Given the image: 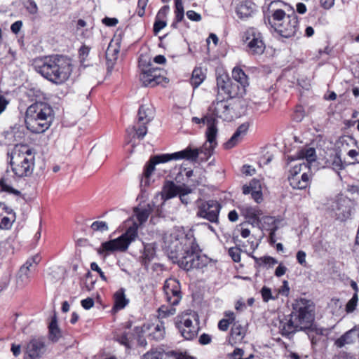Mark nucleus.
Here are the masks:
<instances>
[{
	"instance_id": "f257e3e1",
	"label": "nucleus",
	"mask_w": 359,
	"mask_h": 359,
	"mask_svg": "<svg viewBox=\"0 0 359 359\" xmlns=\"http://www.w3.org/2000/svg\"><path fill=\"white\" fill-rule=\"evenodd\" d=\"M170 238L169 257L181 269L187 271L194 269H203L210 263L209 257L201 255L202 250L192 231L185 233L183 229H178L170 234Z\"/></svg>"
},
{
	"instance_id": "f03ea898",
	"label": "nucleus",
	"mask_w": 359,
	"mask_h": 359,
	"mask_svg": "<svg viewBox=\"0 0 359 359\" xmlns=\"http://www.w3.org/2000/svg\"><path fill=\"white\" fill-rule=\"evenodd\" d=\"M292 311L278 319V332L285 337L290 338L296 332L306 331L312 327L315 320V305L311 300L299 298L294 300Z\"/></svg>"
},
{
	"instance_id": "7ed1b4c3",
	"label": "nucleus",
	"mask_w": 359,
	"mask_h": 359,
	"mask_svg": "<svg viewBox=\"0 0 359 359\" xmlns=\"http://www.w3.org/2000/svg\"><path fill=\"white\" fill-rule=\"evenodd\" d=\"M268 22L274 32L285 39L297 36L299 31V19L294 8L281 0L271 1L268 6Z\"/></svg>"
},
{
	"instance_id": "20e7f679",
	"label": "nucleus",
	"mask_w": 359,
	"mask_h": 359,
	"mask_svg": "<svg viewBox=\"0 0 359 359\" xmlns=\"http://www.w3.org/2000/svg\"><path fill=\"white\" fill-rule=\"evenodd\" d=\"M33 65L37 73L55 85L68 81L74 69L72 58L60 54L35 59Z\"/></svg>"
},
{
	"instance_id": "39448f33",
	"label": "nucleus",
	"mask_w": 359,
	"mask_h": 359,
	"mask_svg": "<svg viewBox=\"0 0 359 359\" xmlns=\"http://www.w3.org/2000/svg\"><path fill=\"white\" fill-rule=\"evenodd\" d=\"M53 117V109L49 104L36 102L27 109L25 125L32 133H43L50 127Z\"/></svg>"
},
{
	"instance_id": "423d86ee",
	"label": "nucleus",
	"mask_w": 359,
	"mask_h": 359,
	"mask_svg": "<svg viewBox=\"0 0 359 359\" xmlns=\"http://www.w3.org/2000/svg\"><path fill=\"white\" fill-rule=\"evenodd\" d=\"M35 150L27 144H15L10 154V165L18 178L30 177L35 168Z\"/></svg>"
},
{
	"instance_id": "0eeeda50",
	"label": "nucleus",
	"mask_w": 359,
	"mask_h": 359,
	"mask_svg": "<svg viewBox=\"0 0 359 359\" xmlns=\"http://www.w3.org/2000/svg\"><path fill=\"white\" fill-rule=\"evenodd\" d=\"M138 236V226L133 223L126 232L115 239H111L101 243L97 253L107 257L115 252H125L130 244Z\"/></svg>"
},
{
	"instance_id": "6e6552de",
	"label": "nucleus",
	"mask_w": 359,
	"mask_h": 359,
	"mask_svg": "<svg viewBox=\"0 0 359 359\" xmlns=\"http://www.w3.org/2000/svg\"><path fill=\"white\" fill-rule=\"evenodd\" d=\"M133 322L128 320L122 324V326L117 329L114 333V339L120 344L124 346L127 350H130L133 346V341L135 338L137 339V345L140 347L145 348L147 345L145 339L146 332H140L137 328L140 326H136L133 329V332H131Z\"/></svg>"
},
{
	"instance_id": "1a4fd4ad",
	"label": "nucleus",
	"mask_w": 359,
	"mask_h": 359,
	"mask_svg": "<svg viewBox=\"0 0 359 359\" xmlns=\"http://www.w3.org/2000/svg\"><path fill=\"white\" fill-rule=\"evenodd\" d=\"M313 173L308 163H300L291 168L287 181L293 189L306 190L312 182Z\"/></svg>"
},
{
	"instance_id": "9d476101",
	"label": "nucleus",
	"mask_w": 359,
	"mask_h": 359,
	"mask_svg": "<svg viewBox=\"0 0 359 359\" xmlns=\"http://www.w3.org/2000/svg\"><path fill=\"white\" fill-rule=\"evenodd\" d=\"M242 40L245 44L246 51L252 55H262L266 48L262 34L255 27L246 29L242 34Z\"/></svg>"
},
{
	"instance_id": "9b49d317",
	"label": "nucleus",
	"mask_w": 359,
	"mask_h": 359,
	"mask_svg": "<svg viewBox=\"0 0 359 359\" xmlns=\"http://www.w3.org/2000/svg\"><path fill=\"white\" fill-rule=\"evenodd\" d=\"M140 81L142 86L149 88H154L169 82V79L166 77V71L157 67L140 72Z\"/></svg>"
},
{
	"instance_id": "f8f14e48",
	"label": "nucleus",
	"mask_w": 359,
	"mask_h": 359,
	"mask_svg": "<svg viewBox=\"0 0 359 359\" xmlns=\"http://www.w3.org/2000/svg\"><path fill=\"white\" fill-rule=\"evenodd\" d=\"M229 100L217 95L215 100L208 107V113L213 118L214 122H217V118L230 121L233 118Z\"/></svg>"
},
{
	"instance_id": "ddd939ff",
	"label": "nucleus",
	"mask_w": 359,
	"mask_h": 359,
	"mask_svg": "<svg viewBox=\"0 0 359 359\" xmlns=\"http://www.w3.org/2000/svg\"><path fill=\"white\" fill-rule=\"evenodd\" d=\"M355 202L343 194L338 195L331 205V210L337 219L341 222L350 218Z\"/></svg>"
},
{
	"instance_id": "4468645a",
	"label": "nucleus",
	"mask_w": 359,
	"mask_h": 359,
	"mask_svg": "<svg viewBox=\"0 0 359 359\" xmlns=\"http://www.w3.org/2000/svg\"><path fill=\"white\" fill-rule=\"evenodd\" d=\"M221 209V204L216 200L202 201L198 205L196 215L211 223H217Z\"/></svg>"
},
{
	"instance_id": "2eb2a0df",
	"label": "nucleus",
	"mask_w": 359,
	"mask_h": 359,
	"mask_svg": "<svg viewBox=\"0 0 359 359\" xmlns=\"http://www.w3.org/2000/svg\"><path fill=\"white\" fill-rule=\"evenodd\" d=\"M163 294L165 302L170 306H177L182 299L181 285L176 278H168L163 285Z\"/></svg>"
},
{
	"instance_id": "dca6fc26",
	"label": "nucleus",
	"mask_w": 359,
	"mask_h": 359,
	"mask_svg": "<svg viewBox=\"0 0 359 359\" xmlns=\"http://www.w3.org/2000/svg\"><path fill=\"white\" fill-rule=\"evenodd\" d=\"M175 325L181 335L187 340H191L196 337L198 329L194 325L193 320L188 313L177 316Z\"/></svg>"
},
{
	"instance_id": "f3484780",
	"label": "nucleus",
	"mask_w": 359,
	"mask_h": 359,
	"mask_svg": "<svg viewBox=\"0 0 359 359\" xmlns=\"http://www.w3.org/2000/svg\"><path fill=\"white\" fill-rule=\"evenodd\" d=\"M46 352V344L42 337L31 339L25 346L22 359H41Z\"/></svg>"
},
{
	"instance_id": "a211bd4d",
	"label": "nucleus",
	"mask_w": 359,
	"mask_h": 359,
	"mask_svg": "<svg viewBox=\"0 0 359 359\" xmlns=\"http://www.w3.org/2000/svg\"><path fill=\"white\" fill-rule=\"evenodd\" d=\"M140 332H146V337L149 340L156 341L163 340L165 337V327L163 320H158L156 323H144L140 328Z\"/></svg>"
},
{
	"instance_id": "6ab92c4d",
	"label": "nucleus",
	"mask_w": 359,
	"mask_h": 359,
	"mask_svg": "<svg viewBox=\"0 0 359 359\" xmlns=\"http://www.w3.org/2000/svg\"><path fill=\"white\" fill-rule=\"evenodd\" d=\"M248 325H243L240 321H236L231 327L226 336V341L228 344L234 346L242 344L248 332Z\"/></svg>"
},
{
	"instance_id": "aec40b11",
	"label": "nucleus",
	"mask_w": 359,
	"mask_h": 359,
	"mask_svg": "<svg viewBox=\"0 0 359 359\" xmlns=\"http://www.w3.org/2000/svg\"><path fill=\"white\" fill-rule=\"evenodd\" d=\"M41 257L39 255L36 254L29 259L25 262V263L20 267L19 271V278L26 283L29 282L30 276L29 272L32 270H34L37 265L39 264L41 261Z\"/></svg>"
},
{
	"instance_id": "412c9836",
	"label": "nucleus",
	"mask_w": 359,
	"mask_h": 359,
	"mask_svg": "<svg viewBox=\"0 0 359 359\" xmlns=\"http://www.w3.org/2000/svg\"><path fill=\"white\" fill-rule=\"evenodd\" d=\"M241 211V215L252 225H258L260 223V217L263 212L259 207L245 206Z\"/></svg>"
},
{
	"instance_id": "4be33fe9",
	"label": "nucleus",
	"mask_w": 359,
	"mask_h": 359,
	"mask_svg": "<svg viewBox=\"0 0 359 359\" xmlns=\"http://www.w3.org/2000/svg\"><path fill=\"white\" fill-rule=\"evenodd\" d=\"M217 122H214V119L208 121V125L206 132L205 137L207 142L209 143L208 153L210 154L213 151L214 149L217 147Z\"/></svg>"
},
{
	"instance_id": "5701e85b",
	"label": "nucleus",
	"mask_w": 359,
	"mask_h": 359,
	"mask_svg": "<svg viewBox=\"0 0 359 359\" xmlns=\"http://www.w3.org/2000/svg\"><path fill=\"white\" fill-rule=\"evenodd\" d=\"M216 81L217 95H220L221 97H224L223 96L224 95L226 96L225 98L228 99L229 87L232 80L227 74L223 73L217 76Z\"/></svg>"
},
{
	"instance_id": "b1692460",
	"label": "nucleus",
	"mask_w": 359,
	"mask_h": 359,
	"mask_svg": "<svg viewBox=\"0 0 359 359\" xmlns=\"http://www.w3.org/2000/svg\"><path fill=\"white\" fill-rule=\"evenodd\" d=\"M169 6H163L158 11L154 23L153 31L155 34H158L161 29H163L167 25L166 18L169 13Z\"/></svg>"
},
{
	"instance_id": "393cba45",
	"label": "nucleus",
	"mask_w": 359,
	"mask_h": 359,
	"mask_svg": "<svg viewBox=\"0 0 359 359\" xmlns=\"http://www.w3.org/2000/svg\"><path fill=\"white\" fill-rule=\"evenodd\" d=\"M149 123L144 121H139L136 125L130 126L126 129L127 135L130 138L142 140L147 133V126Z\"/></svg>"
},
{
	"instance_id": "a878e982",
	"label": "nucleus",
	"mask_w": 359,
	"mask_h": 359,
	"mask_svg": "<svg viewBox=\"0 0 359 359\" xmlns=\"http://www.w3.org/2000/svg\"><path fill=\"white\" fill-rule=\"evenodd\" d=\"M249 125L244 123L238 126L231 137L224 144L225 149H229L235 147L247 133Z\"/></svg>"
},
{
	"instance_id": "bb28decb",
	"label": "nucleus",
	"mask_w": 359,
	"mask_h": 359,
	"mask_svg": "<svg viewBox=\"0 0 359 359\" xmlns=\"http://www.w3.org/2000/svg\"><path fill=\"white\" fill-rule=\"evenodd\" d=\"M254 4L248 0L241 1L236 6V13L243 20L252 16L254 13Z\"/></svg>"
},
{
	"instance_id": "cd10ccee",
	"label": "nucleus",
	"mask_w": 359,
	"mask_h": 359,
	"mask_svg": "<svg viewBox=\"0 0 359 359\" xmlns=\"http://www.w3.org/2000/svg\"><path fill=\"white\" fill-rule=\"evenodd\" d=\"M173 155L175 160L186 159L196 161L198 158L199 149L188 147L184 150L173 153Z\"/></svg>"
},
{
	"instance_id": "c85d7f7f",
	"label": "nucleus",
	"mask_w": 359,
	"mask_h": 359,
	"mask_svg": "<svg viewBox=\"0 0 359 359\" xmlns=\"http://www.w3.org/2000/svg\"><path fill=\"white\" fill-rule=\"evenodd\" d=\"M174 18L170 27L172 29H177L179 23L184 19V10L182 0H175Z\"/></svg>"
},
{
	"instance_id": "c756f323",
	"label": "nucleus",
	"mask_w": 359,
	"mask_h": 359,
	"mask_svg": "<svg viewBox=\"0 0 359 359\" xmlns=\"http://www.w3.org/2000/svg\"><path fill=\"white\" fill-rule=\"evenodd\" d=\"M206 79V72L201 67H196L191 73L189 82L194 89L197 88Z\"/></svg>"
},
{
	"instance_id": "7c9ffc66",
	"label": "nucleus",
	"mask_w": 359,
	"mask_h": 359,
	"mask_svg": "<svg viewBox=\"0 0 359 359\" xmlns=\"http://www.w3.org/2000/svg\"><path fill=\"white\" fill-rule=\"evenodd\" d=\"M251 257L254 259L255 266L256 268H266L270 269L273 267L274 265L278 264V260L269 255H265L263 257H257L255 255H252Z\"/></svg>"
},
{
	"instance_id": "2f4dec72",
	"label": "nucleus",
	"mask_w": 359,
	"mask_h": 359,
	"mask_svg": "<svg viewBox=\"0 0 359 359\" xmlns=\"http://www.w3.org/2000/svg\"><path fill=\"white\" fill-rule=\"evenodd\" d=\"M114 302L113 310L119 311L126 307L129 300L126 297L125 289L121 287L114 293Z\"/></svg>"
},
{
	"instance_id": "473e14b6",
	"label": "nucleus",
	"mask_w": 359,
	"mask_h": 359,
	"mask_svg": "<svg viewBox=\"0 0 359 359\" xmlns=\"http://www.w3.org/2000/svg\"><path fill=\"white\" fill-rule=\"evenodd\" d=\"M224 318L219 320L217 324L218 330L222 332H226L230 325H233L236 320V315L231 311H226L224 312Z\"/></svg>"
},
{
	"instance_id": "72a5a7b5",
	"label": "nucleus",
	"mask_w": 359,
	"mask_h": 359,
	"mask_svg": "<svg viewBox=\"0 0 359 359\" xmlns=\"http://www.w3.org/2000/svg\"><path fill=\"white\" fill-rule=\"evenodd\" d=\"M62 337V332L60 329L57 317L54 316L48 325V338L52 342H57Z\"/></svg>"
},
{
	"instance_id": "f704fd0d",
	"label": "nucleus",
	"mask_w": 359,
	"mask_h": 359,
	"mask_svg": "<svg viewBox=\"0 0 359 359\" xmlns=\"http://www.w3.org/2000/svg\"><path fill=\"white\" fill-rule=\"evenodd\" d=\"M264 223L270 225L271 226L266 229L269 231V243L270 245H273L276 242V232L278 230V226L276 224V220L274 217L271 216H266L263 217Z\"/></svg>"
},
{
	"instance_id": "c9c22d12",
	"label": "nucleus",
	"mask_w": 359,
	"mask_h": 359,
	"mask_svg": "<svg viewBox=\"0 0 359 359\" xmlns=\"http://www.w3.org/2000/svg\"><path fill=\"white\" fill-rule=\"evenodd\" d=\"M180 186L172 181H167L163 187V196L165 199H170L177 196Z\"/></svg>"
},
{
	"instance_id": "e433bc0d",
	"label": "nucleus",
	"mask_w": 359,
	"mask_h": 359,
	"mask_svg": "<svg viewBox=\"0 0 359 359\" xmlns=\"http://www.w3.org/2000/svg\"><path fill=\"white\" fill-rule=\"evenodd\" d=\"M154 206V204L148 203L144 208H137L135 209L134 211L136 214L137 219L140 224H142L147 220L150 214L153 211Z\"/></svg>"
},
{
	"instance_id": "4c0bfd02",
	"label": "nucleus",
	"mask_w": 359,
	"mask_h": 359,
	"mask_svg": "<svg viewBox=\"0 0 359 359\" xmlns=\"http://www.w3.org/2000/svg\"><path fill=\"white\" fill-rule=\"evenodd\" d=\"M245 86L235 81H231L230 84L228 100L237 97H242L245 94Z\"/></svg>"
},
{
	"instance_id": "58836bf2",
	"label": "nucleus",
	"mask_w": 359,
	"mask_h": 359,
	"mask_svg": "<svg viewBox=\"0 0 359 359\" xmlns=\"http://www.w3.org/2000/svg\"><path fill=\"white\" fill-rule=\"evenodd\" d=\"M154 67L151 63V57L149 51L141 53L138 57V67L140 72Z\"/></svg>"
},
{
	"instance_id": "ea45409f",
	"label": "nucleus",
	"mask_w": 359,
	"mask_h": 359,
	"mask_svg": "<svg viewBox=\"0 0 359 359\" xmlns=\"http://www.w3.org/2000/svg\"><path fill=\"white\" fill-rule=\"evenodd\" d=\"M175 306L161 305L157 310V318L158 320H162L176 313Z\"/></svg>"
},
{
	"instance_id": "a19ab883",
	"label": "nucleus",
	"mask_w": 359,
	"mask_h": 359,
	"mask_svg": "<svg viewBox=\"0 0 359 359\" xmlns=\"http://www.w3.org/2000/svg\"><path fill=\"white\" fill-rule=\"evenodd\" d=\"M232 78L240 84L247 87L248 86V76L245 72L239 67H236L232 71Z\"/></svg>"
},
{
	"instance_id": "79ce46f5",
	"label": "nucleus",
	"mask_w": 359,
	"mask_h": 359,
	"mask_svg": "<svg viewBox=\"0 0 359 359\" xmlns=\"http://www.w3.org/2000/svg\"><path fill=\"white\" fill-rule=\"evenodd\" d=\"M153 118V110L146 105H141L138 110L137 121L149 123Z\"/></svg>"
},
{
	"instance_id": "37998d69",
	"label": "nucleus",
	"mask_w": 359,
	"mask_h": 359,
	"mask_svg": "<svg viewBox=\"0 0 359 359\" xmlns=\"http://www.w3.org/2000/svg\"><path fill=\"white\" fill-rule=\"evenodd\" d=\"M297 156L299 158H305L309 165L311 162L316 161V150L312 147L302 149L298 151Z\"/></svg>"
},
{
	"instance_id": "c03bdc74",
	"label": "nucleus",
	"mask_w": 359,
	"mask_h": 359,
	"mask_svg": "<svg viewBox=\"0 0 359 359\" xmlns=\"http://www.w3.org/2000/svg\"><path fill=\"white\" fill-rule=\"evenodd\" d=\"M0 189L11 194L18 193V191L12 187L8 174H4L0 176Z\"/></svg>"
},
{
	"instance_id": "a18cd8bd",
	"label": "nucleus",
	"mask_w": 359,
	"mask_h": 359,
	"mask_svg": "<svg viewBox=\"0 0 359 359\" xmlns=\"http://www.w3.org/2000/svg\"><path fill=\"white\" fill-rule=\"evenodd\" d=\"M156 255V249L153 244H146L144 245V252L142 255L143 261L145 264L150 262Z\"/></svg>"
},
{
	"instance_id": "49530a36",
	"label": "nucleus",
	"mask_w": 359,
	"mask_h": 359,
	"mask_svg": "<svg viewBox=\"0 0 359 359\" xmlns=\"http://www.w3.org/2000/svg\"><path fill=\"white\" fill-rule=\"evenodd\" d=\"M242 190L243 193L245 195L250 194L252 191L262 190L261 182L257 179L253 178L249 182V184H245L243 186Z\"/></svg>"
},
{
	"instance_id": "de8ad7c7",
	"label": "nucleus",
	"mask_w": 359,
	"mask_h": 359,
	"mask_svg": "<svg viewBox=\"0 0 359 359\" xmlns=\"http://www.w3.org/2000/svg\"><path fill=\"white\" fill-rule=\"evenodd\" d=\"M330 167L339 175V172L345 168V165L340 157V155L336 154L332 157Z\"/></svg>"
},
{
	"instance_id": "09e8293b",
	"label": "nucleus",
	"mask_w": 359,
	"mask_h": 359,
	"mask_svg": "<svg viewBox=\"0 0 359 359\" xmlns=\"http://www.w3.org/2000/svg\"><path fill=\"white\" fill-rule=\"evenodd\" d=\"M356 334L355 330H351L348 332H346L345 334L341 335L339 338H338L335 342L334 344L338 348H341L346 344H352L353 343V340H347V337L349 334Z\"/></svg>"
},
{
	"instance_id": "8fccbe9b",
	"label": "nucleus",
	"mask_w": 359,
	"mask_h": 359,
	"mask_svg": "<svg viewBox=\"0 0 359 359\" xmlns=\"http://www.w3.org/2000/svg\"><path fill=\"white\" fill-rule=\"evenodd\" d=\"M22 5L30 15H36L39 12L38 6L34 0H22Z\"/></svg>"
},
{
	"instance_id": "3c124183",
	"label": "nucleus",
	"mask_w": 359,
	"mask_h": 359,
	"mask_svg": "<svg viewBox=\"0 0 359 359\" xmlns=\"http://www.w3.org/2000/svg\"><path fill=\"white\" fill-rule=\"evenodd\" d=\"M15 219V213L14 212L13 215H5L0 219V228L4 229H9Z\"/></svg>"
},
{
	"instance_id": "603ef678",
	"label": "nucleus",
	"mask_w": 359,
	"mask_h": 359,
	"mask_svg": "<svg viewBox=\"0 0 359 359\" xmlns=\"http://www.w3.org/2000/svg\"><path fill=\"white\" fill-rule=\"evenodd\" d=\"M90 48L86 45H82L78 50L79 62L84 65L89 55Z\"/></svg>"
},
{
	"instance_id": "864d4df0",
	"label": "nucleus",
	"mask_w": 359,
	"mask_h": 359,
	"mask_svg": "<svg viewBox=\"0 0 359 359\" xmlns=\"http://www.w3.org/2000/svg\"><path fill=\"white\" fill-rule=\"evenodd\" d=\"M151 158L156 163V165L159 163H164L171 160H175L173 153L156 155L152 156Z\"/></svg>"
},
{
	"instance_id": "5fc2aeb1",
	"label": "nucleus",
	"mask_w": 359,
	"mask_h": 359,
	"mask_svg": "<svg viewBox=\"0 0 359 359\" xmlns=\"http://www.w3.org/2000/svg\"><path fill=\"white\" fill-rule=\"evenodd\" d=\"M358 294H353L352 298L346 303L345 311L346 313H350L353 312L358 305Z\"/></svg>"
},
{
	"instance_id": "6e6d98bb",
	"label": "nucleus",
	"mask_w": 359,
	"mask_h": 359,
	"mask_svg": "<svg viewBox=\"0 0 359 359\" xmlns=\"http://www.w3.org/2000/svg\"><path fill=\"white\" fill-rule=\"evenodd\" d=\"M241 249L239 247H231L228 250V255L234 262L238 263L241 260Z\"/></svg>"
},
{
	"instance_id": "4d7b16f0",
	"label": "nucleus",
	"mask_w": 359,
	"mask_h": 359,
	"mask_svg": "<svg viewBox=\"0 0 359 359\" xmlns=\"http://www.w3.org/2000/svg\"><path fill=\"white\" fill-rule=\"evenodd\" d=\"M156 163L154 162V161L151 157L149 161L146 163L144 168V172L143 175L146 178H149L153 172L155 170V165Z\"/></svg>"
},
{
	"instance_id": "13d9d810",
	"label": "nucleus",
	"mask_w": 359,
	"mask_h": 359,
	"mask_svg": "<svg viewBox=\"0 0 359 359\" xmlns=\"http://www.w3.org/2000/svg\"><path fill=\"white\" fill-rule=\"evenodd\" d=\"M90 228L94 231H106L108 230V226L106 222L104 221H95L90 225Z\"/></svg>"
},
{
	"instance_id": "bf43d9fd",
	"label": "nucleus",
	"mask_w": 359,
	"mask_h": 359,
	"mask_svg": "<svg viewBox=\"0 0 359 359\" xmlns=\"http://www.w3.org/2000/svg\"><path fill=\"white\" fill-rule=\"evenodd\" d=\"M260 293H261L262 299L264 302H268L271 299H275V297H273V295H272L271 290L266 286H264L261 289Z\"/></svg>"
},
{
	"instance_id": "052dcab7",
	"label": "nucleus",
	"mask_w": 359,
	"mask_h": 359,
	"mask_svg": "<svg viewBox=\"0 0 359 359\" xmlns=\"http://www.w3.org/2000/svg\"><path fill=\"white\" fill-rule=\"evenodd\" d=\"M114 40H112L110 43L109 44V46L107 48L106 54L107 57H109L111 55L113 56L114 58H116L117 55L118 54L120 51V46H116L113 44Z\"/></svg>"
},
{
	"instance_id": "680f3d73",
	"label": "nucleus",
	"mask_w": 359,
	"mask_h": 359,
	"mask_svg": "<svg viewBox=\"0 0 359 359\" xmlns=\"http://www.w3.org/2000/svg\"><path fill=\"white\" fill-rule=\"evenodd\" d=\"M142 359H160L158 348H151L142 355Z\"/></svg>"
},
{
	"instance_id": "e2e57ef3",
	"label": "nucleus",
	"mask_w": 359,
	"mask_h": 359,
	"mask_svg": "<svg viewBox=\"0 0 359 359\" xmlns=\"http://www.w3.org/2000/svg\"><path fill=\"white\" fill-rule=\"evenodd\" d=\"M244 355V351L240 348H236L233 353H231L233 359H252L254 358L253 354H250L248 357L243 358V355Z\"/></svg>"
},
{
	"instance_id": "0e129e2a",
	"label": "nucleus",
	"mask_w": 359,
	"mask_h": 359,
	"mask_svg": "<svg viewBox=\"0 0 359 359\" xmlns=\"http://www.w3.org/2000/svg\"><path fill=\"white\" fill-rule=\"evenodd\" d=\"M211 119H213L211 116H209L208 113L207 112L206 114H205L203 117L198 118L196 116H194L191 118V121L193 123L196 124H205L206 123L208 125V121H211Z\"/></svg>"
},
{
	"instance_id": "69168bd1",
	"label": "nucleus",
	"mask_w": 359,
	"mask_h": 359,
	"mask_svg": "<svg viewBox=\"0 0 359 359\" xmlns=\"http://www.w3.org/2000/svg\"><path fill=\"white\" fill-rule=\"evenodd\" d=\"M304 116V110L302 106H297L293 114V119L297 122L301 121Z\"/></svg>"
},
{
	"instance_id": "338daca9",
	"label": "nucleus",
	"mask_w": 359,
	"mask_h": 359,
	"mask_svg": "<svg viewBox=\"0 0 359 359\" xmlns=\"http://www.w3.org/2000/svg\"><path fill=\"white\" fill-rule=\"evenodd\" d=\"M186 14L187 18L191 21L199 22L202 19L201 15L193 10L187 11Z\"/></svg>"
},
{
	"instance_id": "774afa93",
	"label": "nucleus",
	"mask_w": 359,
	"mask_h": 359,
	"mask_svg": "<svg viewBox=\"0 0 359 359\" xmlns=\"http://www.w3.org/2000/svg\"><path fill=\"white\" fill-rule=\"evenodd\" d=\"M160 359H173L174 351H165L163 348H158Z\"/></svg>"
}]
</instances>
